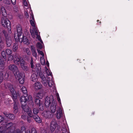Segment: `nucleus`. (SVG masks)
Wrapping results in <instances>:
<instances>
[{"label": "nucleus", "instance_id": "nucleus-57", "mask_svg": "<svg viewBox=\"0 0 133 133\" xmlns=\"http://www.w3.org/2000/svg\"><path fill=\"white\" fill-rule=\"evenodd\" d=\"M39 37V38L40 39H39V40L40 41H42V42H43V41H42V40L41 39V37Z\"/></svg>", "mask_w": 133, "mask_h": 133}, {"label": "nucleus", "instance_id": "nucleus-55", "mask_svg": "<svg viewBox=\"0 0 133 133\" xmlns=\"http://www.w3.org/2000/svg\"><path fill=\"white\" fill-rule=\"evenodd\" d=\"M46 65L48 66H49V62H48V61H47L46 62Z\"/></svg>", "mask_w": 133, "mask_h": 133}, {"label": "nucleus", "instance_id": "nucleus-31", "mask_svg": "<svg viewBox=\"0 0 133 133\" xmlns=\"http://www.w3.org/2000/svg\"><path fill=\"white\" fill-rule=\"evenodd\" d=\"M24 63L25 61L23 59L21 61L20 63V64L21 67L23 69H26L27 68V67L25 65Z\"/></svg>", "mask_w": 133, "mask_h": 133}, {"label": "nucleus", "instance_id": "nucleus-58", "mask_svg": "<svg viewBox=\"0 0 133 133\" xmlns=\"http://www.w3.org/2000/svg\"><path fill=\"white\" fill-rule=\"evenodd\" d=\"M94 112H93L92 113V114L94 115Z\"/></svg>", "mask_w": 133, "mask_h": 133}, {"label": "nucleus", "instance_id": "nucleus-2", "mask_svg": "<svg viewBox=\"0 0 133 133\" xmlns=\"http://www.w3.org/2000/svg\"><path fill=\"white\" fill-rule=\"evenodd\" d=\"M9 88L10 92V96L14 102H16V100L18 98V96L19 95L18 93L16 92L15 89L12 85H10Z\"/></svg>", "mask_w": 133, "mask_h": 133}, {"label": "nucleus", "instance_id": "nucleus-20", "mask_svg": "<svg viewBox=\"0 0 133 133\" xmlns=\"http://www.w3.org/2000/svg\"><path fill=\"white\" fill-rule=\"evenodd\" d=\"M31 48L33 56L36 58L37 55L35 48L34 46L32 45L31 46Z\"/></svg>", "mask_w": 133, "mask_h": 133}, {"label": "nucleus", "instance_id": "nucleus-8", "mask_svg": "<svg viewBox=\"0 0 133 133\" xmlns=\"http://www.w3.org/2000/svg\"><path fill=\"white\" fill-rule=\"evenodd\" d=\"M35 103L38 107L39 109L41 111L43 110V102L41 101L39 99L36 98L35 100Z\"/></svg>", "mask_w": 133, "mask_h": 133}, {"label": "nucleus", "instance_id": "nucleus-37", "mask_svg": "<svg viewBox=\"0 0 133 133\" xmlns=\"http://www.w3.org/2000/svg\"><path fill=\"white\" fill-rule=\"evenodd\" d=\"M36 46L37 48L41 49L43 48L42 45L39 42L38 43L36 44Z\"/></svg>", "mask_w": 133, "mask_h": 133}, {"label": "nucleus", "instance_id": "nucleus-5", "mask_svg": "<svg viewBox=\"0 0 133 133\" xmlns=\"http://www.w3.org/2000/svg\"><path fill=\"white\" fill-rule=\"evenodd\" d=\"M50 130L52 131H54L55 129L57 128V131H60L59 129L60 126L57 123L55 119H53L51 122L50 125Z\"/></svg>", "mask_w": 133, "mask_h": 133}, {"label": "nucleus", "instance_id": "nucleus-7", "mask_svg": "<svg viewBox=\"0 0 133 133\" xmlns=\"http://www.w3.org/2000/svg\"><path fill=\"white\" fill-rule=\"evenodd\" d=\"M20 133H37L35 128H33L31 129V132L30 130H28L26 131L25 127L24 126H22L21 128V132Z\"/></svg>", "mask_w": 133, "mask_h": 133}, {"label": "nucleus", "instance_id": "nucleus-63", "mask_svg": "<svg viewBox=\"0 0 133 133\" xmlns=\"http://www.w3.org/2000/svg\"><path fill=\"white\" fill-rule=\"evenodd\" d=\"M40 42H41V43H43V42H42V41H41Z\"/></svg>", "mask_w": 133, "mask_h": 133}, {"label": "nucleus", "instance_id": "nucleus-23", "mask_svg": "<svg viewBox=\"0 0 133 133\" xmlns=\"http://www.w3.org/2000/svg\"><path fill=\"white\" fill-rule=\"evenodd\" d=\"M33 119L36 122L38 123H40L42 121L38 115H34Z\"/></svg>", "mask_w": 133, "mask_h": 133}, {"label": "nucleus", "instance_id": "nucleus-56", "mask_svg": "<svg viewBox=\"0 0 133 133\" xmlns=\"http://www.w3.org/2000/svg\"><path fill=\"white\" fill-rule=\"evenodd\" d=\"M37 38H38V40L39 39H40L39 37H40V36H39L38 35H37Z\"/></svg>", "mask_w": 133, "mask_h": 133}, {"label": "nucleus", "instance_id": "nucleus-59", "mask_svg": "<svg viewBox=\"0 0 133 133\" xmlns=\"http://www.w3.org/2000/svg\"><path fill=\"white\" fill-rule=\"evenodd\" d=\"M99 22V20H97V22Z\"/></svg>", "mask_w": 133, "mask_h": 133}, {"label": "nucleus", "instance_id": "nucleus-9", "mask_svg": "<svg viewBox=\"0 0 133 133\" xmlns=\"http://www.w3.org/2000/svg\"><path fill=\"white\" fill-rule=\"evenodd\" d=\"M28 95H23L21 96L20 99L21 103L22 105H26L27 104L26 102L29 99Z\"/></svg>", "mask_w": 133, "mask_h": 133}, {"label": "nucleus", "instance_id": "nucleus-17", "mask_svg": "<svg viewBox=\"0 0 133 133\" xmlns=\"http://www.w3.org/2000/svg\"><path fill=\"white\" fill-rule=\"evenodd\" d=\"M28 116H27L26 120L29 123H30L32 122V118H33L34 115L32 113H29Z\"/></svg>", "mask_w": 133, "mask_h": 133}, {"label": "nucleus", "instance_id": "nucleus-47", "mask_svg": "<svg viewBox=\"0 0 133 133\" xmlns=\"http://www.w3.org/2000/svg\"><path fill=\"white\" fill-rule=\"evenodd\" d=\"M34 33L35 35L37 36L38 35V31L35 28H34Z\"/></svg>", "mask_w": 133, "mask_h": 133}, {"label": "nucleus", "instance_id": "nucleus-14", "mask_svg": "<svg viewBox=\"0 0 133 133\" xmlns=\"http://www.w3.org/2000/svg\"><path fill=\"white\" fill-rule=\"evenodd\" d=\"M22 107L24 111L26 112L28 115L29 113L30 114L32 113V110L28 107H27L26 105H22Z\"/></svg>", "mask_w": 133, "mask_h": 133}, {"label": "nucleus", "instance_id": "nucleus-26", "mask_svg": "<svg viewBox=\"0 0 133 133\" xmlns=\"http://www.w3.org/2000/svg\"><path fill=\"white\" fill-rule=\"evenodd\" d=\"M4 61L1 58H0V70H3L4 69Z\"/></svg>", "mask_w": 133, "mask_h": 133}, {"label": "nucleus", "instance_id": "nucleus-60", "mask_svg": "<svg viewBox=\"0 0 133 133\" xmlns=\"http://www.w3.org/2000/svg\"><path fill=\"white\" fill-rule=\"evenodd\" d=\"M116 28H115V31H116Z\"/></svg>", "mask_w": 133, "mask_h": 133}, {"label": "nucleus", "instance_id": "nucleus-13", "mask_svg": "<svg viewBox=\"0 0 133 133\" xmlns=\"http://www.w3.org/2000/svg\"><path fill=\"white\" fill-rule=\"evenodd\" d=\"M33 85L34 88L36 90H39L42 88V85L39 82H36Z\"/></svg>", "mask_w": 133, "mask_h": 133}, {"label": "nucleus", "instance_id": "nucleus-22", "mask_svg": "<svg viewBox=\"0 0 133 133\" xmlns=\"http://www.w3.org/2000/svg\"><path fill=\"white\" fill-rule=\"evenodd\" d=\"M14 74L16 75V76L18 79L23 77V75L19 72L18 70Z\"/></svg>", "mask_w": 133, "mask_h": 133}, {"label": "nucleus", "instance_id": "nucleus-19", "mask_svg": "<svg viewBox=\"0 0 133 133\" xmlns=\"http://www.w3.org/2000/svg\"><path fill=\"white\" fill-rule=\"evenodd\" d=\"M30 19H31L30 20V22L31 25V26H32L34 28H36L34 22L32 20H34V15L32 13V14H31V16L30 17Z\"/></svg>", "mask_w": 133, "mask_h": 133}, {"label": "nucleus", "instance_id": "nucleus-15", "mask_svg": "<svg viewBox=\"0 0 133 133\" xmlns=\"http://www.w3.org/2000/svg\"><path fill=\"white\" fill-rule=\"evenodd\" d=\"M56 115L57 118L58 119H60L61 117L62 116L63 112L62 109L61 108H59L57 110Z\"/></svg>", "mask_w": 133, "mask_h": 133}, {"label": "nucleus", "instance_id": "nucleus-28", "mask_svg": "<svg viewBox=\"0 0 133 133\" xmlns=\"http://www.w3.org/2000/svg\"><path fill=\"white\" fill-rule=\"evenodd\" d=\"M41 111L39 109L37 108H34L32 110L33 113L35 115H37V114Z\"/></svg>", "mask_w": 133, "mask_h": 133}, {"label": "nucleus", "instance_id": "nucleus-50", "mask_svg": "<svg viewBox=\"0 0 133 133\" xmlns=\"http://www.w3.org/2000/svg\"><path fill=\"white\" fill-rule=\"evenodd\" d=\"M25 16H26V17L27 18H29V14L27 12V11H25Z\"/></svg>", "mask_w": 133, "mask_h": 133}, {"label": "nucleus", "instance_id": "nucleus-36", "mask_svg": "<svg viewBox=\"0 0 133 133\" xmlns=\"http://www.w3.org/2000/svg\"><path fill=\"white\" fill-rule=\"evenodd\" d=\"M4 71H1L0 72V80H3L4 78Z\"/></svg>", "mask_w": 133, "mask_h": 133}, {"label": "nucleus", "instance_id": "nucleus-64", "mask_svg": "<svg viewBox=\"0 0 133 133\" xmlns=\"http://www.w3.org/2000/svg\"><path fill=\"white\" fill-rule=\"evenodd\" d=\"M84 69L85 70V67H84Z\"/></svg>", "mask_w": 133, "mask_h": 133}, {"label": "nucleus", "instance_id": "nucleus-25", "mask_svg": "<svg viewBox=\"0 0 133 133\" xmlns=\"http://www.w3.org/2000/svg\"><path fill=\"white\" fill-rule=\"evenodd\" d=\"M5 124L2 123V124L3 125H5V127L7 129H10L13 125V123L12 122H9L7 123H5Z\"/></svg>", "mask_w": 133, "mask_h": 133}, {"label": "nucleus", "instance_id": "nucleus-54", "mask_svg": "<svg viewBox=\"0 0 133 133\" xmlns=\"http://www.w3.org/2000/svg\"><path fill=\"white\" fill-rule=\"evenodd\" d=\"M53 131H49L48 133H53ZM42 133H48L47 131H46L45 130L44 131V132H43Z\"/></svg>", "mask_w": 133, "mask_h": 133}, {"label": "nucleus", "instance_id": "nucleus-53", "mask_svg": "<svg viewBox=\"0 0 133 133\" xmlns=\"http://www.w3.org/2000/svg\"><path fill=\"white\" fill-rule=\"evenodd\" d=\"M48 72H49L48 73V71H47L48 75V76H52V73L49 70H48Z\"/></svg>", "mask_w": 133, "mask_h": 133}, {"label": "nucleus", "instance_id": "nucleus-11", "mask_svg": "<svg viewBox=\"0 0 133 133\" xmlns=\"http://www.w3.org/2000/svg\"><path fill=\"white\" fill-rule=\"evenodd\" d=\"M8 68L9 69L13 71L14 74H15V73L18 70V68L15 65H10L9 66Z\"/></svg>", "mask_w": 133, "mask_h": 133}, {"label": "nucleus", "instance_id": "nucleus-39", "mask_svg": "<svg viewBox=\"0 0 133 133\" xmlns=\"http://www.w3.org/2000/svg\"><path fill=\"white\" fill-rule=\"evenodd\" d=\"M19 83L21 84H23L24 82V78L23 77L18 79Z\"/></svg>", "mask_w": 133, "mask_h": 133}, {"label": "nucleus", "instance_id": "nucleus-52", "mask_svg": "<svg viewBox=\"0 0 133 133\" xmlns=\"http://www.w3.org/2000/svg\"><path fill=\"white\" fill-rule=\"evenodd\" d=\"M26 52L27 54L28 55H29L30 54V52L29 51V50L28 49H26Z\"/></svg>", "mask_w": 133, "mask_h": 133}, {"label": "nucleus", "instance_id": "nucleus-1", "mask_svg": "<svg viewBox=\"0 0 133 133\" xmlns=\"http://www.w3.org/2000/svg\"><path fill=\"white\" fill-rule=\"evenodd\" d=\"M16 29L17 30V34H15L14 37L15 41H19L20 43L23 42L25 44L29 43L28 40L26 36H24L22 35V28L21 25H18L17 26Z\"/></svg>", "mask_w": 133, "mask_h": 133}, {"label": "nucleus", "instance_id": "nucleus-51", "mask_svg": "<svg viewBox=\"0 0 133 133\" xmlns=\"http://www.w3.org/2000/svg\"><path fill=\"white\" fill-rule=\"evenodd\" d=\"M21 118L23 119H25L27 118V117L25 115H23L21 116Z\"/></svg>", "mask_w": 133, "mask_h": 133}, {"label": "nucleus", "instance_id": "nucleus-45", "mask_svg": "<svg viewBox=\"0 0 133 133\" xmlns=\"http://www.w3.org/2000/svg\"><path fill=\"white\" fill-rule=\"evenodd\" d=\"M5 4L7 5H11V2L9 0H5Z\"/></svg>", "mask_w": 133, "mask_h": 133}, {"label": "nucleus", "instance_id": "nucleus-3", "mask_svg": "<svg viewBox=\"0 0 133 133\" xmlns=\"http://www.w3.org/2000/svg\"><path fill=\"white\" fill-rule=\"evenodd\" d=\"M2 34L4 35L5 38L6 46L8 47H10L12 42L11 37L8 36V34L5 30H4L2 31Z\"/></svg>", "mask_w": 133, "mask_h": 133}, {"label": "nucleus", "instance_id": "nucleus-38", "mask_svg": "<svg viewBox=\"0 0 133 133\" xmlns=\"http://www.w3.org/2000/svg\"><path fill=\"white\" fill-rule=\"evenodd\" d=\"M38 76L41 79L45 77L42 71L38 72Z\"/></svg>", "mask_w": 133, "mask_h": 133}, {"label": "nucleus", "instance_id": "nucleus-34", "mask_svg": "<svg viewBox=\"0 0 133 133\" xmlns=\"http://www.w3.org/2000/svg\"><path fill=\"white\" fill-rule=\"evenodd\" d=\"M41 81L43 84L44 85H46L47 81L45 77L41 79Z\"/></svg>", "mask_w": 133, "mask_h": 133}, {"label": "nucleus", "instance_id": "nucleus-6", "mask_svg": "<svg viewBox=\"0 0 133 133\" xmlns=\"http://www.w3.org/2000/svg\"><path fill=\"white\" fill-rule=\"evenodd\" d=\"M55 101L52 96L51 95L50 97H46L45 101V104L46 107L47 108L49 107L51 104L52 103H53Z\"/></svg>", "mask_w": 133, "mask_h": 133}, {"label": "nucleus", "instance_id": "nucleus-35", "mask_svg": "<svg viewBox=\"0 0 133 133\" xmlns=\"http://www.w3.org/2000/svg\"><path fill=\"white\" fill-rule=\"evenodd\" d=\"M5 52L8 55H9L12 54V51L11 50L9 49H6Z\"/></svg>", "mask_w": 133, "mask_h": 133}, {"label": "nucleus", "instance_id": "nucleus-62", "mask_svg": "<svg viewBox=\"0 0 133 133\" xmlns=\"http://www.w3.org/2000/svg\"><path fill=\"white\" fill-rule=\"evenodd\" d=\"M101 22H99V23H100V24H101Z\"/></svg>", "mask_w": 133, "mask_h": 133}, {"label": "nucleus", "instance_id": "nucleus-44", "mask_svg": "<svg viewBox=\"0 0 133 133\" xmlns=\"http://www.w3.org/2000/svg\"><path fill=\"white\" fill-rule=\"evenodd\" d=\"M38 52L41 55L43 56H44V54L43 52L42 51L39 50H37Z\"/></svg>", "mask_w": 133, "mask_h": 133}, {"label": "nucleus", "instance_id": "nucleus-21", "mask_svg": "<svg viewBox=\"0 0 133 133\" xmlns=\"http://www.w3.org/2000/svg\"><path fill=\"white\" fill-rule=\"evenodd\" d=\"M49 111H47L44 115V116L46 118H51L53 116V114Z\"/></svg>", "mask_w": 133, "mask_h": 133}, {"label": "nucleus", "instance_id": "nucleus-48", "mask_svg": "<svg viewBox=\"0 0 133 133\" xmlns=\"http://www.w3.org/2000/svg\"><path fill=\"white\" fill-rule=\"evenodd\" d=\"M12 4L15 5L16 4V0H11Z\"/></svg>", "mask_w": 133, "mask_h": 133}, {"label": "nucleus", "instance_id": "nucleus-27", "mask_svg": "<svg viewBox=\"0 0 133 133\" xmlns=\"http://www.w3.org/2000/svg\"><path fill=\"white\" fill-rule=\"evenodd\" d=\"M36 69L37 74H38V73L41 72V68L40 65L39 64H37L36 67Z\"/></svg>", "mask_w": 133, "mask_h": 133}, {"label": "nucleus", "instance_id": "nucleus-12", "mask_svg": "<svg viewBox=\"0 0 133 133\" xmlns=\"http://www.w3.org/2000/svg\"><path fill=\"white\" fill-rule=\"evenodd\" d=\"M57 103L55 101L51 103L50 106V110L52 113H54L56 111Z\"/></svg>", "mask_w": 133, "mask_h": 133}, {"label": "nucleus", "instance_id": "nucleus-4", "mask_svg": "<svg viewBox=\"0 0 133 133\" xmlns=\"http://www.w3.org/2000/svg\"><path fill=\"white\" fill-rule=\"evenodd\" d=\"M1 23L2 25L4 27L7 28L8 29H10L9 33H11V31L10 29L11 23L9 19H2L1 21Z\"/></svg>", "mask_w": 133, "mask_h": 133}, {"label": "nucleus", "instance_id": "nucleus-24", "mask_svg": "<svg viewBox=\"0 0 133 133\" xmlns=\"http://www.w3.org/2000/svg\"><path fill=\"white\" fill-rule=\"evenodd\" d=\"M14 103L13 105L14 112L15 114H16L18 112V108L16 102H14Z\"/></svg>", "mask_w": 133, "mask_h": 133}, {"label": "nucleus", "instance_id": "nucleus-41", "mask_svg": "<svg viewBox=\"0 0 133 133\" xmlns=\"http://www.w3.org/2000/svg\"><path fill=\"white\" fill-rule=\"evenodd\" d=\"M13 58V57L12 55H9L8 57V61H11Z\"/></svg>", "mask_w": 133, "mask_h": 133}, {"label": "nucleus", "instance_id": "nucleus-18", "mask_svg": "<svg viewBox=\"0 0 133 133\" xmlns=\"http://www.w3.org/2000/svg\"><path fill=\"white\" fill-rule=\"evenodd\" d=\"M23 58L19 56L16 57L14 59V62L17 65H19L22 60Z\"/></svg>", "mask_w": 133, "mask_h": 133}, {"label": "nucleus", "instance_id": "nucleus-49", "mask_svg": "<svg viewBox=\"0 0 133 133\" xmlns=\"http://www.w3.org/2000/svg\"><path fill=\"white\" fill-rule=\"evenodd\" d=\"M57 96L58 101L59 102H60L61 100H60V99L59 98V96L58 93H57Z\"/></svg>", "mask_w": 133, "mask_h": 133}, {"label": "nucleus", "instance_id": "nucleus-29", "mask_svg": "<svg viewBox=\"0 0 133 133\" xmlns=\"http://www.w3.org/2000/svg\"><path fill=\"white\" fill-rule=\"evenodd\" d=\"M5 52L4 51H2V52L1 54L2 57H0V58H1L3 60V61H4L6 60V56L5 54Z\"/></svg>", "mask_w": 133, "mask_h": 133}, {"label": "nucleus", "instance_id": "nucleus-32", "mask_svg": "<svg viewBox=\"0 0 133 133\" xmlns=\"http://www.w3.org/2000/svg\"><path fill=\"white\" fill-rule=\"evenodd\" d=\"M18 48V45L17 43H14L13 45L12 49L14 51L16 52V51Z\"/></svg>", "mask_w": 133, "mask_h": 133}, {"label": "nucleus", "instance_id": "nucleus-30", "mask_svg": "<svg viewBox=\"0 0 133 133\" xmlns=\"http://www.w3.org/2000/svg\"><path fill=\"white\" fill-rule=\"evenodd\" d=\"M22 92L25 95H28L27 94V91L26 88L24 87H23L21 89Z\"/></svg>", "mask_w": 133, "mask_h": 133}, {"label": "nucleus", "instance_id": "nucleus-42", "mask_svg": "<svg viewBox=\"0 0 133 133\" xmlns=\"http://www.w3.org/2000/svg\"><path fill=\"white\" fill-rule=\"evenodd\" d=\"M30 32L32 37L34 38H35V33H34V28L33 29V30L30 31Z\"/></svg>", "mask_w": 133, "mask_h": 133}, {"label": "nucleus", "instance_id": "nucleus-61", "mask_svg": "<svg viewBox=\"0 0 133 133\" xmlns=\"http://www.w3.org/2000/svg\"><path fill=\"white\" fill-rule=\"evenodd\" d=\"M5 74L6 75V74H7V73H6L5 72Z\"/></svg>", "mask_w": 133, "mask_h": 133}, {"label": "nucleus", "instance_id": "nucleus-33", "mask_svg": "<svg viewBox=\"0 0 133 133\" xmlns=\"http://www.w3.org/2000/svg\"><path fill=\"white\" fill-rule=\"evenodd\" d=\"M48 85L50 87H51L54 84V82L52 80H48Z\"/></svg>", "mask_w": 133, "mask_h": 133}, {"label": "nucleus", "instance_id": "nucleus-40", "mask_svg": "<svg viewBox=\"0 0 133 133\" xmlns=\"http://www.w3.org/2000/svg\"><path fill=\"white\" fill-rule=\"evenodd\" d=\"M30 65L31 68L32 69L34 68V62L32 58H31V59Z\"/></svg>", "mask_w": 133, "mask_h": 133}, {"label": "nucleus", "instance_id": "nucleus-43", "mask_svg": "<svg viewBox=\"0 0 133 133\" xmlns=\"http://www.w3.org/2000/svg\"><path fill=\"white\" fill-rule=\"evenodd\" d=\"M4 120V117H2V116L0 115V124L1 123H3V122Z\"/></svg>", "mask_w": 133, "mask_h": 133}, {"label": "nucleus", "instance_id": "nucleus-46", "mask_svg": "<svg viewBox=\"0 0 133 133\" xmlns=\"http://www.w3.org/2000/svg\"><path fill=\"white\" fill-rule=\"evenodd\" d=\"M23 3L25 6H27L28 5V3L26 0H23Z\"/></svg>", "mask_w": 133, "mask_h": 133}, {"label": "nucleus", "instance_id": "nucleus-16", "mask_svg": "<svg viewBox=\"0 0 133 133\" xmlns=\"http://www.w3.org/2000/svg\"><path fill=\"white\" fill-rule=\"evenodd\" d=\"M38 75L37 74H33L31 76V80L34 82H37L38 80Z\"/></svg>", "mask_w": 133, "mask_h": 133}, {"label": "nucleus", "instance_id": "nucleus-10", "mask_svg": "<svg viewBox=\"0 0 133 133\" xmlns=\"http://www.w3.org/2000/svg\"><path fill=\"white\" fill-rule=\"evenodd\" d=\"M3 114L6 117L10 119L13 120L15 118V116L13 114L6 112H4Z\"/></svg>", "mask_w": 133, "mask_h": 133}]
</instances>
